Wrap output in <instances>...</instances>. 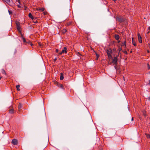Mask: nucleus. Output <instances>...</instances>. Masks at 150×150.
Segmentation results:
<instances>
[{
	"instance_id": "nucleus-37",
	"label": "nucleus",
	"mask_w": 150,
	"mask_h": 150,
	"mask_svg": "<svg viewBox=\"0 0 150 150\" xmlns=\"http://www.w3.org/2000/svg\"><path fill=\"white\" fill-rule=\"evenodd\" d=\"M149 33V31L148 32H147V33L148 34Z\"/></svg>"
},
{
	"instance_id": "nucleus-23",
	"label": "nucleus",
	"mask_w": 150,
	"mask_h": 150,
	"mask_svg": "<svg viewBox=\"0 0 150 150\" xmlns=\"http://www.w3.org/2000/svg\"><path fill=\"white\" fill-rule=\"evenodd\" d=\"M96 55L97 56V59H98V57H99V55L98 54H97V53H96Z\"/></svg>"
},
{
	"instance_id": "nucleus-36",
	"label": "nucleus",
	"mask_w": 150,
	"mask_h": 150,
	"mask_svg": "<svg viewBox=\"0 0 150 150\" xmlns=\"http://www.w3.org/2000/svg\"><path fill=\"white\" fill-rule=\"evenodd\" d=\"M149 84L150 85V80H149Z\"/></svg>"
},
{
	"instance_id": "nucleus-13",
	"label": "nucleus",
	"mask_w": 150,
	"mask_h": 150,
	"mask_svg": "<svg viewBox=\"0 0 150 150\" xmlns=\"http://www.w3.org/2000/svg\"><path fill=\"white\" fill-rule=\"evenodd\" d=\"M64 79V76H63V74L61 73V76L60 77V79L61 80H62Z\"/></svg>"
},
{
	"instance_id": "nucleus-35",
	"label": "nucleus",
	"mask_w": 150,
	"mask_h": 150,
	"mask_svg": "<svg viewBox=\"0 0 150 150\" xmlns=\"http://www.w3.org/2000/svg\"><path fill=\"white\" fill-rule=\"evenodd\" d=\"M148 29L150 30V26L148 27Z\"/></svg>"
},
{
	"instance_id": "nucleus-34",
	"label": "nucleus",
	"mask_w": 150,
	"mask_h": 150,
	"mask_svg": "<svg viewBox=\"0 0 150 150\" xmlns=\"http://www.w3.org/2000/svg\"><path fill=\"white\" fill-rule=\"evenodd\" d=\"M133 120H134L133 117H132V121H133Z\"/></svg>"
},
{
	"instance_id": "nucleus-5",
	"label": "nucleus",
	"mask_w": 150,
	"mask_h": 150,
	"mask_svg": "<svg viewBox=\"0 0 150 150\" xmlns=\"http://www.w3.org/2000/svg\"><path fill=\"white\" fill-rule=\"evenodd\" d=\"M116 20L120 22H123L124 20L122 18L120 17H117L116 18Z\"/></svg>"
},
{
	"instance_id": "nucleus-26",
	"label": "nucleus",
	"mask_w": 150,
	"mask_h": 150,
	"mask_svg": "<svg viewBox=\"0 0 150 150\" xmlns=\"http://www.w3.org/2000/svg\"><path fill=\"white\" fill-rule=\"evenodd\" d=\"M119 51H121L122 50V48H120V47H119ZM119 52H120V51H119V53H118L119 54Z\"/></svg>"
},
{
	"instance_id": "nucleus-12",
	"label": "nucleus",
	"mask_w": 150,
	"mask_h": 150,
	"mask_svg": "<svg viewBox=\"0 0 150 150\" xmlns=\"http://www.w3.org/2000/svg\"><path fill=\"white\" fill-rule=\"evenodd\" d=\"M21 38L23 40V42L24 43L26 42V40H25V38H24L23 35L22 34H21Z\"/></svg>"
},
{
	"instance_id": "nucleus-10",
	"label": "nucleus",
	"mask_w": 150,
	"mask_h": 150,
	"mask_svg": "<svg viewBox=\"0 0 150 150\" xmlns=\"http://www.w3.org/2000/svg\"><path fill=\"white\" fill-rule=\"evenodd\" d=\"M28 16L29 18H31L32 20H33V19H34V18L33 17V16H32L31 13H29Z\"/></svg>"
},
{
	"instance_id": "nucleus-6",
	"label": "nucleus",
	"mask_w": 150,
	"mask_h": 150,
	"mask_svg": "<svg viewBox=\"0 0 150 150\" xmlns=\"http://www.w3.org/2000/svg\"><path fill=\"white\" fill-rule=\"evenodd\" d=\"M11 143L14 145H16L18 144V141L16 139H13L12 140Z\"/></svg>"
},
{
	"instance_id": "nucleus-18",
	"label": "nucleus",
	"mask_w": 150,
	"mask_h": 150,
	"mask_svg": "<svg viewBox=\"0 0 150 150\" xmlns=\"http://www.w3.org/2000/svg\"><path fill=\"white\" fill-rule=\"evenodd\" d=\"M21 107H22L21 104L20 103H19L18 105L19 110H20V109L21 108Z\"/></svg>"
},
{
	"instance_id": "nucleus-19",
	"label": "nucleus",
	"mask_w": 150,
	"mask_h": 150,
	"mask_svg": "<svg viewBox=\"0 0 150 150\" xmlns=\"http://www.w3.org/2000/svg\"><path fill=\"white\" fill-rule=\"evenodd\" d=\"M132 43L134 46H136L135 42L134 41L133 38H132Z\"/></svg>"
},
{
	"instance_id": "nucleus-38",
	"label": "nucleus",
	"mask_w": 150,
	"mask_h": 150,
	"mask_svg": "<svg viewBox=\"0 0 150 150\" xmlns=\"http://www.w3.org/2000/svg\"><path fill=\"white\" fill-rule=\"evenodd\" d=\"M8 12H9V13L10 14H11V12L10 11H8Z\"/></svg>"
},
{
	"instance_id": "nucleus-3",
	"label": "nucleus",
	"mask_w": 150,
	"mask_h": 150,
	"mask_svg": "<svg viewBox=\"0 0 150 150\" xmlns=\"http://www.w3.org/2000/svg\"><path fill=\"white\" fill-rule=\"evenodd\" d=\"M16 26L17 29L19 31H21V26L20 23L18 21H16Z\"/></svg>"
},
{
	"instance_id": "nucleus-4",
	"label": "nucleus",
	"mask_w": 150,
	"mask_h": 150,
	"mask_svg": "<svg viewBox=\"0 0 150 150\" xmlns=\"http://www.w3.org/2000/svg\"><path fill=\"white\" fill-rule=\"evenodd\" d=\"M126 40L124 39L123 41L122 42V44L121 45V47H123L124 48L126 47Z\"/></svg>"
},
{
	"instance_id": "nucleus-28",
	"label": "nucleus",
	"mask_w": 150,
	"mask_h": 150,
	"mask_svg": "<svg viewBox=\"0 0 150 150\" xmlns=\"http://www.w3.org/2000/svg\"><path fill=\"white\" fill-rule=\"evenodd\" d=\"M77 55H81V54H80V53L79 52H78L77 53Z\"/></svg>"
},
{
	"instance_id": "nucleus-16",
	"label": "nucleus",
	"mask_w": 150,
	"mask_h": 150,
	"mask_svg": "<svg viewBox=\"0 0 150 150\" xmlns=\"http://www.w3.org/2000/svg\"><path fill=\"white\" fill-rule=\"evenodd\" d=\"M58 86L59 88H61L63 89L64 88L63 85L61 84H59Z\"/></svg>"
},
{
	"instance_id": "nucleus-22",
	"label": "nucleus",
	"mask_w": 150,
	"mask_h": 150,
	"mask_svg": "<svg viewBox=\"0 0 150 150\" xmlns=\"http://www.w3.org/2000/svg\"><path fill=\"white\" fill-rule=\"evenodd\" d=\"M123 52L125 54H127V51H123Z\"/></svg>"
},
{
	"instance_id": "nucleus-25",
	"label": "nucleus",
	"mask_w": 150,
	"mask_h": 150,
	"mask_svg": "<svg viewBox=\"0 0 150 150\" xmlns=\"http://www.w3.org/2000/svg\"><path fill=\"white\" fill-rule=\"evenodd\" d=\"M17 1L18 3L19 4V5H20L21 4V2H20V0H17Z\"/></svg>"
},
{
	"instance_id": "nucleus-39",
	"label": "nucleus",
	"mask_w": 150,
	"mask_h": 150,
	"mask_svg": "<svg viewBox=\"0 0 150 150\" xmlns=\"http://www.w3.org/2000/svg\"><path fill=\"white\" fill-rule=\"evenodd\" d=\"M114 1H117V0H113Z\"/></svg>"
},
{
	"instance_id": "nucleus-41",
	"label": "nucleus",
	"mask_w": 150,
	"mask_h": 150,
	"mask_svg": "<svg viewBox=\"0 0 150 150\" xmlns=\"http://www.w3.org/2000/svg\"><path fill=\"white\" fill-rule=\"evenodd\" d=\"M115 69H116V67L115 66Z\"/></svg>"
},
{
	"instance_id": "nucleus-21",
	"label": "nucleus",
	"mask_w": 150,
	"mask_h": 150,
	"mask_svg": "<svg viewBox=\"0 0 150 150\" xmlns=\"http://www.w3.org/2000/svg\"><path fill=\"white\" fill-rule=\"evenodd\" d=\"M33 22L35 23H38V21L37 20H36V18H34V19L33 20Z\"/></svg>"
},
{
	"instance_id": "nucleus-9",
	"label": "nucleus",
	"mask_w": 150,
	"mask_h": 150,
	"mask_svg": "<svg viewBox=\"0 0 150 150\" xmlns=\"http://www.w3.org/2000/svg\"><path fill=\"white\" fill-rule=\"evenodd\" d=\"M36 10L37 11H43L45 10V8H36Z\"/></svg>"
},
{
	"instance_id": "nucleus-33",
	"label": "nucleus",
	"mask_w": 150,
	"mask_h": 150,
	"mask_svg": "<svg viewBox=\"0 0 150 150\" xmlns=\"http://www.w3.org/2000/svg\"><path fill=\"white\" fill-rule=\"evenodd\" d=\"M59 51V50L58 49H56V51L57 52H58Z\"/></svg>"
},
{
	"instance_id": "nucleus-29",
	"label": "nucleus",
	"mask_w": 150,
	"mask_h": 150,
	"mask_svg": "<svg viewBox=\"0 0 150 150\" xmlns=\"http://www.w3.org/2000/svg\"><path fill=\"white\" fill-rule=\"evenodd\" d=\"M148 67L149 69H150V67L149 64H148Z\"/></svg>"
},
{
	"instance_id": "nucleus-42",
	"label": "nucleus",
	"mask_w": 150,
	"mask_h": 150,
	"mask_svg": "<svg viewBox=\"0 0 150 150\" xmlns=\"http://www.w3.org/2000/svg\"><path fill=\"white\" fill-rule=\"evenodd\" d=\"M120 42V41H119L118 42V43H119Z\"/></svg>"
},
{
	"instance_id": "nucleus-15",
	"label": "nucleus",
	"mask_w": 150,
	"mask_h": 150,
	"mask_svg": "<svg viewBox=\"0 0 150 150\" xmlns=\"http://www.w3.org/2000/svg\"><path fill=\"white\" fill-rule=\"evenodd\" d=\"M1 72L2 74H5L6 75V74L5 70L4 69H1Z\"/></svg>"
},
{
	"instance_id": "nucleus-17",
	"label": "nucleus",
	"mask_w": 150,
	"mask_h": 150,
	"mask_svg": "<svg viewBox=\"0 0 150 150\" xmlns=\"http://www.w3.org/2000/svg\"><path fill=\"white\" fill-rule=\"evenodd\" d=\"M71 21H69L68 22L67 24L66 25L67 26H69L71 25Z\"/></svg>"
},
{
	"instance_id": "nucleus-24",
	"label": "nucleus",
	"mask_w": 150,
	"mask_h": 150,
	"mask_svg": "<svg viewBox=\"0 0 150 150\" xmlns=\"http://www.w3.org/2000/svg\"><path fill=\"white\" fill-rule=\"evenodd\" d=\"M28 44L30 43V45H31V46H32V45H33V44H32V43H31L30 41H29L28 42Z\"/></svg>"
},
{
	"instance_id": "nucleus-40",
	"label": "nucleus",
	"mask_w": 150,
	"mask_h": 150,
	"mask_svg": "<svg viewBox=\"0 0 150 150\" xmlns=\"http://www.w3.org/2000/svg\"><path fill=\"white\" fill-rule=\"evenodd\" d=\"M2 77L1 76L0 77V80L1 79Z\"/></svg>"
},
{
	"instance_id": "nucleus-30",
	"label": "nucleus",
	"mask_w": 150,
	"mask_h": 150,
	"mask_svg": "<svg viewBox=\"0 0 150 150\" xmlns=\"http://www.w3.org/2000/svg\"><path fill=\"white\" fill-rule=\"evenodd\" d=\"M17 6L18 8H20L21 7V6H20V5H19V4L17 5Z\"/></svg>"
},
{
	"instance_id": "nucleus-14",
	"label": "nucleus",
	"mask_w": 150,
	"mask_h": 150,
	"mask_svg": "<svg viewBox=\"0 0 150 150\" xmlns=\"http://www.w3.org/2000/svg\"><path fill=\"white\" fill-rule=\"evenodd\" d=\"M20 87V85H18L16 86V87L17 88V90L18 91H20V89L19 88Z\"/></svg>"
},
{
	"instance_id": "nucleus-31",
	"label": "nucleus",
	"mask_w": 150,
	"mask_h": 150,
	"mask_svg": "<svg viewBox=\"0 0 150 150\" xmlns=\"http://www.w3.org/2000/svg\"><path fill=\"white\" fill-rule=\"evenodd\" d=\"M44 15H46L47 14V12H44Z\"/></svg>"
},
{
	"instance_id": "nucleus-8",
	"label": "nucleus",
	"mask_w": 150,
	"mask_h": 150,
	"mask_svg": "<svg viewBox=\"0 0 150 150\" xmlns=\"http://www.w3.org/2000/svg\"><path fill=\"white\" fill-rule=\"evenodd\" d=\"M9 113L12 114L14 113V110L12 108H9Z\"/></svg>"
},
{
	"instance_id": "nucleus-2",
	"label": "nucleus",
	"mask_w": 150,
	"mask_h": 150,
	"mask_svg": "<svg viewBox=\"0 0 150 150\" xmlns=\"http://www.w3.org/2000/svg\"><path fill=\"white\" fill-rule=\"evenodd\" d=\"M67 48L66 47H64V49L62 50L61 51V52H60L59 53V55H61L63 53H65L66 54L67 53Z\"/></svg>"
},
{
	"instance_id": "nucleus-20",
	"label": "nucleus",
	"mask_w": 150,
	"mask_h": 150,
	"mask_svg": "<svg viewBox=\"0 0 150 150\" xmlns=\"http://www.w3.org/2000/svg\"><path fill=\"white\" fill-rule=\"evenodd\" d=\"M62 31L63 33H64L67 32V30L65 29H63L62 30Z\"/></svg>"
},
{
	"instance_id": "nucleus-27",
	"label": "nucleus",
	"mask_w": 150,
	"mask_h": 150,
	"mask_svg": "<svg viewBox=\"0 0 150 150\" xmlns=\"http://www.w3.org/2000/svg\"><path fill=\"white\" fill-rule=\"evenodd\" d=\"M57 58L56 57L54 59V62H55L56 60H57Z\"/></svg>"
},
{
	"instance_id": "nucleus-11",
	"label": "nucleus",
	"mask_w": 150,
	"mask_h": 150,
	"mask_svg": "<svg viewBox=\"0 0 150 150\" xmlns=\"http://www.w3.org/2000/svg\"><path fill=\"white\" fill-rule=\"evenodd\" d=\"M120 38L119 36L118 35H115V39L117 40H118Z\"/></svg>"
},
{
	"instance_id": "nucleus-32",
	"label": "nucleus",
	"mask_w": 150,
	"mask_h": 150,
	"mask_svg": "<svg viewBox=\"0 0 150 150\" xmlns=\"http://www.w3.org/2000/svg\"><path fill=\"white\" fill-rule=\"evenodd\" d=\"M38 44L39 45V46H41V43L40 42H39L38 43Z\"/></svg>"
},
{
	"instance_id": "nucleus-44",
	"label": "nucleus",
	"mask_w": 150,
	"mask_h": 150,
	"mask_svg": "<svg viewBox=\"0 0 150 150\" xmlns=\"http://www.w3.org/2000/svg\"><path fill=\"white\" fill-rule=\"evenodd\" d=\"M100 150H103L102 149H100Z\"/></svg>"
},
{
	"instance_id": "nucleus-43",
	"label": "nucleus",
	"mask_w": 150,
	"mask_h": 150,
	"mask_svg": "<svg viewBox=\"0 0 150 150\" xmlns=\"http://www.w3.org/2000/svg\"><path fill=\"white\" fill-rule=\"evenodd\" d=\"M148 52H149V51L148 50Z\"/></svg>"
},
{
	"instance_id": "nucleus-1",
	"label": "nucleus",
	"mask_w": 150,
	"mask_h": 150,
	"mask_svg": "<svg viewBox=\"0 0 150 150\" xmlns=\"http://www.w3.org/2000/svg\"><path fill=\"white\" fill-rule=\"evenodd\" d=\"M106 52L108 58L109 62H110V64H113V65L115 64L116 65L118 60L117 57L119 56V54L116 56L114 57L113 58L111 55V54L112 53V51L111 49H110L107 50Z\"/></svg>"
},
{
	"instance_id": "nucleus-7",
	"label": "nucleus",
	"mask_w": 150,
	"mask_h": 150,
	"mask_svg": "<svg viewBox=\"0 0 150 150\" xmlns=\"http://www.w3.org/2000/svg\"><path fill=\"white\" fill-rule=\"evenodd\" d=\"M138 35V40L139 41V42L140 43H142V37L141 36L140 34L139 33H138L137 34Z\"/></svg>"
}]
</instances>
